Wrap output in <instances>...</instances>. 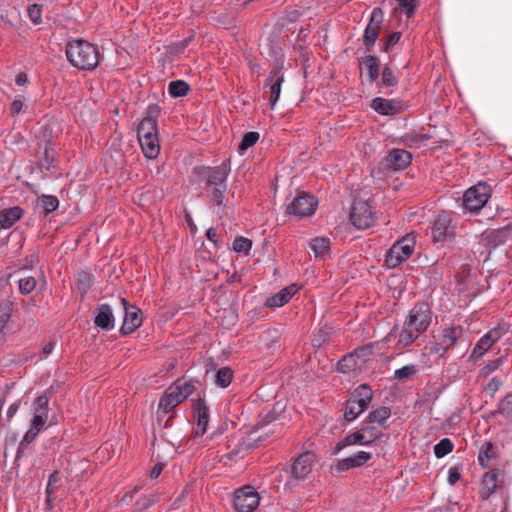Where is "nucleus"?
<instances>
[{"instance_id": "obj_1", "label": "nucleus", "mask_w": 512, "mask_h": 512, "mask_svg": "<svg viewBox=\"0 0 512 512\" xmlns=\"http://www.w3.org/2000/svg\"><path fill=\"white\" fill-rule=\"evenodd\" d=\"M194 173L210 189L209 198L217 206H225V192L230 167L225 162L216 167H195Z\"/></svg>"}, {"instance_id": "obj_2", "label": "nucleus", "mask_w": 512, "mask_h": 512, "mask_svg": "<svg viewBox=\"0 0 512 512\" xmlns=\"http://www.w3.org/2000/svg\"><path fill=\"white\" fill-rule=\"evenodd\" d=\"M66 57L69 63L80 70H94L100 60L98 47L86 40L74 39L66 45Z\"/></svg>"}, {"instance_id": "obj_3", "label": "nucleus", "mask_w": 512, "mask_h": 512, "mask_svg": "<svg viewBox=\"0 0 512 512\" xmlns=\"http://www.w3.org/2000/svg\"><path fill=\"white\" fill-rule=\"evenodd\" d=\"M194 385L190 382L177 379L163 393L159 400L158 409L169 413L194 392Z\"/></svg>"}, {"instance_id": "obj_4", "label": "nucleus", "mask_w": 512, "mask_h": 512, "mask_svg": "<svg viewBox=\"0 0 512 512\" xmlns=\"http://www.w3.org/2000/svg\"><path fill=\"white\" fill-rule=\"evenodd\" d=\"M372 345H364L344 355L337 363V370L341 373H357L367 368L368 362L372 359Z\"/></svg>"}, {"instance_id": "obj_5", "label": "nucleus", "mask_w": 512, "mask_h": 512, "mask_svg": "<svg viewBox=\"0 0 512 512\" xmlns=\"http://www.w3.org/2000/svg\"><path fill=\"white\" fill-rule=\"evenodd\" d=\"M416 236L413 233L404 235L396 241L385 255V263L389 268H396L409 259L414 253Z\"/></svg>"}, {"instance_id": "obj_6", "label": "nucleus", "mask_w": 512, "mask_h": 512, "mask_svg": "<svg viewBox=\"0 0 512 512\" xmlns=\"http://www.w3.org/2000/svg\"><path fill=\"white\" fill-rule=\"evenodd\" d=\"M456 234V224L453 222L452 213L441 211L433 220L431 235L434 243L445 245L451 242Z\"/></svg>"}, {"instance_id": "obj_7", "label": "nucleus", "mask_w": 512, "mask_h": 512, "mask_svg": "<svg viewBox=\"0 0 512 512\" xmlns=\"http://www.w3.org/2000/svg\"><path fill=\"white\" fill-rule=\"evenodd\" d=\"M492 195L491 187L484 182L468 188L462 199V205L466 212L478 213L488 202Z\"/></svg>"}, {"instance_id": "obj_8", "label": "nucleus", "mask_w": 512, "mask_h": 512, "mask_svg": "<svg viewBox=\"0 0 512 512\" xmlns=\"http://www.w3.org/2000/svg\"><path fill=\"white\" fill-rule=\"evenodd\" d=\"M316 462V456L312 452H304L300 454L292 464L291 477L285 486L290 489L296 486L297 482L304 481L311 473Z\"/></svg>"}, {"instance_id": "obj_9", "label": "nucleus", "mask_w": 512, "mask_h": 512, "mask_svg": "<svg viewBox=\"0 0 512 512\" xmlns=\"http://www.w3.org/2000/svg\"><path fill=\"white\" fill-rule=\"evenodd\" d=\"M408 327H412L419 334L428 329L431 323V311L426 302L417 303L409 312L405 320Z\"/></svg>"}, {"instance_id": "obj_10", "label": "nucleus", "mask_w": 512, "mask_h": 512, "mask_svg": "<svg viewBox=\"0 0 512 512\" xmlns=\"http://www.w3.org/2000/svg\"><path fill=\"white\" fill-rule=\"evenodd\" d=\"M350 220L357 229L369 228L374 222L370 204L364 200H355L352 204Z\"/></svg>"}, {"instance_id": "obj_11", "label": "nucleus", "mask_w": 512, "mask_h": 512, "mask_svg": "<svg viewBox=\"0 0 512 512\" xmlns=\"http://www.w3.org/2000/svg\"><path fill=\"white\" fill-rule=\"evenodd\" d=\"M260 503V496L251 486H244L235 492L234 506L238 512H253Z\"/></svg>"}, {"instance_id": "obj_12", "label": "nucleus", "mask_w": 512, "mask_h": 512, "mask_svg": "<svg viewBox=\"0 0 512 512\" xmlns=\"http://www.w3.org/2000/svg\"><path fill=\"white\" fill-rule=\"evenodd\" d=\"M316 207V199L312 195L302 193L295 197L287 206L286 213L302 218L314 214Z\"/></svg>"}, {"instance_id": "obj_13", "label": "nucleus", "mask_w": 512, "mask_h": 512, "mask_svg": "<svg viewBox=\"0 0 512 512\" xmlns=\"http://www.w3.org/2000/svg\"><path fill=\"white\" fill-rule=\"evenodd\" d=\"M120 303L124 310V320L120 332L122 335H128L141 326V311L136 306L130 304L125 298H120Z\"/></svg>"}, {"instance_id": "obj_14", "label": "nucleus", "mask_w": 512, "mask_h": 512, "mask_svg": "<svg viewBox=\"0 0 512 512\" xmlns=\"http://www.w3.org/2000/svg\"><path fill=\"white\" fill-rule=\"evenodd\" d=\"M462 334L463 328L460 325L444 328L439 341L432 348V351L441 356L444 355L449 349L456 345Z\"/></svg>"}, {"instance_id": "obj_15", "label": "nucleus", "mask_w": 512, "mask_h": 512, "mask_svg": "<svg viewBox=\"0 0 512 512\" xmlns=\"http://www.w3.org/2000/svg\"><path fill=\"white\" fill-rule=\"evenodd\" d=\"M382 20L383 13L381 8H374L363 35V44L367 51L372 49L376 40L378 39Z\"/></svg>"}, {"instance_id": "obj_16", "label": "nucleus", "mask_w": 512, "mask_h": 512, "mask_svg": "<svg viewBox=\"0 0 512 512\" xmlns=\"http://www.w3.org/2000/svg\"><path fill=\"white\" fill-rule=\"evenodd\" d=\"M283 81L284 76L281 74V69L279 67L272 69L265 80L264 86L269 88V104L272 109L280 97Z\"/></svg>"}, {"instance_id": "obj_17", "label": "nucleus", "mask_w": 512, "mask_h": 512, "mask_svg": "<svg viewBox=\"0 0 512 512\" xmlns=\"http://www.w3.org/2000/svg\"><path fill=\"white\" fill-rule=\"evenodd\" d=\"M412 160L410 152L404 149H392L385 157V166L393 171L405 169Z\"/></svg>"}, {"instance_id": "obj_18", "label": "nucleus", "mask_w": 512, "mask_h": 512, "mask_svg": "<svg viewBox=\"0 0 512 512\" xmlns=\"http://www.w3.org/2000/svg\"><path fill=\"white\" fill-rule=\"evenodd\" d=\"M49 415V399L46 395L38 396L33 403V417L31 423L35 427L44 428Z\"/></svg>"}, {"instance_id": "obj_19", "label": "nucleus", "mask_w": 512, "mask_h": 512, "mask_svg": "<svg viewBox=\"0 0 512 512\" xmlns=\"http://www.w3.org/2000/svg\"><path fill=\"white\" fill-rule=\"evenodd\" d=\"M371 458L372 454L370 452L359 451L354 455L339 460L335 468L338 472H344L352 468L364 466Z\"/></svg>"}, {"instance_id": "obj_20", "label": "nucleus", "mask_w": 512, "mask_h": 512, "mask_svg": "<svg viewBox=\"0 0 512 512\" xmlns=\"http://www.w3.org/2000/svg\"><path fill=\"white\" fill-rule=\"evenodd\" d=\"M94 324L106 331H110L115 326L113 310L109 304H101L97 307L94 317Z\"/></svg>"}, {"instance_id": "obj_21", "label": "nucleus", "mask_w": 512, "mask_h": 512, "mask_svg": "<svg viewBox=\"0 0 512 512\" xmlns=\"http://www.w3.org/2000/svg\"><path fill=\"white\" fill-rule=\"evenodd\" d=\"M502 474L500 469H491L487 471L481 481V493L483 498H489L498 487H500L502 481L500 475Z\"/></svg>"}, {"instance_id": "obj_22", "label": "nucleus", "mask_w": 512, "mask_h": 512, "mask_svg": "<svg viewBox=\"0 0 512 512\" xmlns=\"http://www.w3.org/2000/svg\"><path fill=\"white\" fill-rule=\"evenodd\" d=\"M296 292L297 288L295 285L287 286L275 295L268 297L265 301V306L270 308L282 307L290 301Z\"/></svg>"}, {"instance_id": "obj_23", "label": "nucleus", "mask_w": 512, "mask_h": 512, "mask_svg": "<svg viewBox=\"0 0 512 512\" xmlns=\"http://www.w3.org/2000/svg\"><path fill=\"white\" fill-rule=\"evenodd\" d=\"M24 214V211L19 206L9 207L0 211V232L11 228L17 221H19Z\"/></svg>"}, {"instance_id": "obj_24", "label": "nucleus", "mask_w": 512, "mask_h": 512, "mask_svg": "<svg viewBox=\"0 0 512 512\" xmlns=\"http://www.w3.org/2000/svg\"><path fill=\"white\" fill-rule=\"evenodd\" d=\"M196 412H197V426L194 430L195 436H203L207 430V426L209 423V408L206 405L205 401L201 398L197 400L196 403Z\"/></svg>"}, {"instance_id": "obj_25", "label": "nucleus", "mask_w": 512, "mask_h": 512, "mask_svg": "<svg viewBox=\"0 0 512 512\" xmlns=\"http://www.w3.org/2000/svg\"><path fill=\"white\" fill-rule=\"evenodd\" d=\"M390 416L391 410L389 407H380L368 414L365 423L375 425L378 430L382 431V429L386 427L387 420Z\"/></svg>"}, {"instance_id": "obj_26", "label": "nucleus", "mask_w": 512, "mask_h": 512, "mask_svg": "<svg viewBox=\"0 0 512 512\" xmlns=\"http://www.w3.org/2000/svg\"><path fill=\"white\" fill-rule=\"evenodd\" d=\"M420 334L412 327H408L407 323L404 322L403 328L398 335V340L394 345V349L398 352H402L406 347L410 346Z\"/></svg>"}, {"instance_id": "obj_27", "label": "nucleus", "mask_w": 512, "mask_h": 512, "mask_svg": "<svg viewBox=\"0 0 512 512\" xmlns=\"http://www.w3.org/2000/svg\"><path fill=\"white\" fill-rule=\"evenodd\" d=\"M372 397L373 392L371 388L366 384L359 385L352 394L353 400L362 412L368 408Z\"/></svg>"}, {"instance_id": "obj_28", "label": "nucleus", "mask_w": 512, "mask_h": 512, "mask_svg": "<svg viewBox=\"0 0 512 512\" xmlns=\"http://www.w3.org/2000/svg\"><path fill=\"white\" fill-rule=\"evenodd\" d=\"M357 432L358 435H360L361 445L363 446H369L383 436L382 431L378 430L375 425H370L365 422Z\"/></svg>"}, {"instance_id": "obj_29", "label": "nucleus", "mask_w": 512, "mask_h": 512, "mask_svg": "<svg viewBox=\"0 0 512 512\" xmlns=\"http://www.w3.org/2000/svg\"><path fill=\"white\" fill-rule=\"evenodd\" d=\"M138 141L141 139L152 138L158 136L157 122L153 117H145L138 126Z\"/></svg>"}, {"instance_id": "obj_30", "label": "nucleus", "mask_w": 512, "mask_h": 512, "mask_svg": "<svg viewBox=\"0 0 512 512\" xmlns=\"http://www.w3.org/2000/svg\"><path fill=\"white\" fill-rule=\"evenodd\" d=\"M508 332L506 324L501 323L490 329L481 338V344H484L490 349L498 340H500Z\"/></svg>"}, {"instance_id": "obj_31", "label": "nucleus", "mask_w": 512, "mask_h": 512, "mask_svg": "<svg viewBox=\"0 0 512 512\" xmlns=\"http://www.w3.org/2000/svg\"><path fill=\"white\" fill-rule=\"evenodd\" d=\"M360 68L365 71L368 80L372 83L375 82L379 77V65L378 59L375 56L367 55L360 62Z\"/></svg>"}, {"instance_id": "obj_32", "label": "nucleus", "mask_w": 512, "mask_h": 512, "mask_svg": "<svg viewBox=\"0 0 512 512\" xmlns=\"http://www.w3.org/2000/svg\"><path fill=\"white\" fill-rule=\"evenodd\" d=\"M330 245V240L324 237H316L310 242V248L314 252L315 257L320 259H326L330 254Z\"/></svg>"}, {"instance_id": "obj_33", "label": "nucleus", "mask_w": 512, "mask_h": 512, "mask_svg": "<svg viewBox=\"0 0 512 512\" xmlns=\"http://www.w3.org/2000/svg\"><path fill=\"white\" fill-rule=\"evenodd\" d=\"M142 152L148 159H155L160 152L158 136L139 140Z\"/></svg>"}, {"instance_id": "obj_34", "label": "nucleus", "mask_w": 512, "mask_h": 512, "mask_svg": "<svg viewBox=\"0 0 512 512\" xmlns=\"http://www.w3.org/2000/svg\"><path fill=\"white\" fill-rule=\"evenodd\" d=\"M372 108L381 115H394L398 112L396 103L380 97L373 100Z\"/></svg>"}, {"instance_id": "obj_35", "label": "nucleus", "mask_w": 512, "mask_h": 512, "mask_svg": "<svg viewBox=\"0 0 512 512\" xmlns=\"http://www.w3.org/2000/svg\"><path fill=\"white\" fill-rule=\"evenodd\" d=\"M37 205L42 209L44 215H47L58 208L59 200L53 195H42L37 199Z\"/></svg>"}, {"instance_id": "obj_36", "label": "nucleus", "mask_w": 512, "mask_h": 512, "mask_svg": "<svg viewBox=\"0 0 512 512\" xmlns=\"http://www.w3.org/2000/svg\"><path fill=\"white\" fill-rule=\"evenodd\" d=\"M431 138L428 134L406 133L402 136L403 143L409 148H419L424 142Z\"/></svg>"}, {"instance_id": "obj_37", "label": "nucleus", "mask_w": 512, "mask_h": 512, "mask_svg": "<svg viewBox=\"0 0 512 512\" xmlns=\"http://www.w3.org/2000/svg\"><path fill=\"white\" fill-rule=\"evenodd\" d=\"M495 457L493 444L490 441H485L482 444L481 450L478 455V462L483 467L486 468L490 460Z\"/></svg>"}, {"instance_id": "obj_38", "label": "nucleus", "mask_w": 512, "mask_h": 512, "mask_svg": "<svg viewBox=\"0 0 512 512\" xmlns=\"http://www.w3.org/2000/svg\"><path fill=\"white\" fill-rule=\"evenodd\" d=\"M189 91V85L183 80L171 81L168 85V93L175 98L186 96Z\"/></svg>"}, {"instance_id": "obj_39", "label": "nucleus", "mask_w": 512, "mask_h": 512, "mask_svg": "<svg viewBox=\"0 0 512 512\" xmlns=\"http://www.w3.org/2000/svg\"><path fill=\"white\" fill-rule=\"evenodd\" d=\"M233 378V371L229 367L220 368L215 374V384L221 388L230 385Z\"/></svg>"}, {"instance_id": "obj_40", "label": "nucleus", "mask_w": 512, "mask_h": 512, "mask_svg": "<svg viewBox=\"0 0 512 512\" xmlns=\"http://www.w3.org/2000/svg\"><path fill=\"white\" fill-rule=\"evenodd\" d=\"M259 137L258 132L251 131L245 133L238 147L239 153L243 154L247 149L253 147L258 142Z\"/></svg>"}, {"instance_id": "obj_41", "label": "nucleus", "mask_w": 512, "mask_h": 512, "mask_svg": "<svg viewBox=\"0 0 512 512\" xmlns=\"http://www.w3.org/2000/svg\"><path fill=\"white\" fill-rule=\"evenodd\" d=\"M360 435L355 431L353 433L347 434L342 440H340L335 446V453L340 452L343 448L352 446V445H361Z\"/></svg>"}, {"instance_id": "obj_42", "label": "nucleus", "mask_w": 512, "mask_h": 512, "mask_svg": "<svg viewBox=\"0 0 512 512\" xmlns=\"http://www.w3.org/2000/svg\"><path fill=\"white\" fill-rule=\"evenodd\" d=\"M398 76L393 72L391 68L385 66L382 70L380 84L384 87L391 88L395 87L398 83Z\"/></svg>"}, {"instance_id": "obj_43", "label": "nucleus", "mask_w": 512, "mask_h": 512, "mask_svg": "<svg viewBox=\"0 0 512 512\" xmlns=\"http://www.w3.org/2000/svg\"><path fill=\"white\" fill-rule=\"evenodd\" d=\"M18 284L20 293L27 295L30 294L36 288L37 281L35 277L25 275L19 279Z\"/></svg>"}, {"instance_id": "obj_44", "label": "nucleus", "mask_w": 512, "mask_h": 512, "mask_svg": "<svg viewBox=\"0 0 512 512\" xmlns=\"http://www.w3.org/2000/svg\"><path fill=\"white\" fill-rule=\"evenodd\" d=\"M361 413V409H359L353 398L348 399L344 411L345 420L348 422L354 421Z\"/></svg>"}, {"instance_id": "obj_45", "label": "nucleus", "mask_w": 512, "mask_h": 512, "mask_svg": "<svg viewBox=\"0 0 512 512\" xmlns=\"http://www.w3.org/2000/svg\"><path fill=\"white\" fill-rule=\"evenodd\" d=\"M417 372L416 365L408 364L394 371V378L399 381H405L415 375Z\"/></svg>"}, {"instance_id": "obj_46", "label": "nucleus", "mask_w": 512, "mask_h": 512, "mask_svg": "<svg viewBox=\"0 0 512 512\" xmlns=\"http://www.w3.org/2000/svg\"><path fill=\"white\" fill-rule=\"evenodd\" d=\"M453 450V444L450 439L444 438L440 440L439 443H437L434 446V454L437 458H442L452 452Z\"/></svg>"}, {"instance_id": "obj_47", "label": "nucleus", "mask_w": 512, "mask_h": 512, "mask_svg": "<svg viewBox=\"0 0 512 512\" xmlns=\"http://www.w3.org/2000/svg\"><path fill=\"white\" fill-rule=\"evenodd\" d=\"M43 7L39 4H32L27 8L28 17L34 25L42 23Z\"/></svg>"}, {"instance_id": "obj_48", "label": "nucleus", "mask_w": 512, "mask_h": 512, "mask_svg": "<svg viewBox=\"0 0 512 512\" xmlns=\"http://www.w3.org/2000/svg\"><path fill=\"white\" fill-rule=\"evenodd\" d=\"M252 248V241L245 237H237L233 241V249L238 253L248 254Z\"/></svg>"}, {"instance_id": "obj_49", "label": "nucleus", "mask_w": 512, "mask_h": 512, "mask_svg": "<svg viewBox=\"0 0 512 512\" xmlns=\"http://www.w3.org/2000/svg\"><path fill=\"white\" fill-rule=\"evenodd\" d=\"M333 333V328L328 326V325H325L323 327H321L318 332L314 335L313 337V344L316 346H321L322 343H324L326 340H328V338L330 337V335Z\"/></svg>"}, {"instance_id": "obj_50", "label": "nucleus", "mask_w": 512, "mask_h": 512, "mask_svg": "<svg viewBox=\"0 0 512 512\" xmlns=\"http://www.w3.org/2000/svg\"><path fill=\"white\" fill-rule=\"evenodd\" d=\"M501 363H502V358H498V359H495V360L489 362L488 364H486L484 367H482L479 370L478 377L483 378V379L487 378L490 374H492L493 372H495L496 370L499 369Z\"/></svg>"}, {"instance_id": "obj_51", "label": "nucleus", "mask_w": 512, "mask_h": 512, "mask_svg": "<svg viewBox=\"0 0 512 512\" xmlns=\"http://www.w3.org/2000/svg\"><path fill=\"white\" fill-rule=\"evenodd\" d=\"M418 0H397V3L401 9H403L405 15L410 18L415 13Z\"/></svg>"}, {"instance_id": "obj_52", "label": "nucleus", "mask_w": 512, "mask_h": 512, "mask_svg": "<svg viewBox=\"0 0 512 512\" xmlns=\"http://www.w3.org/2000/svg\"><path fill=\"white\" fill-rule=\"evenodd\" d=\"M236 440V438H233L231 440L228 441V447L230 448L233 444V448L231 449V451L227 452L226 454L222 455V459L226 458L227 461H233L235 460L239 455L240 453L242 452V447L241 445H239V443H234Z\"/></svg>"}, {"instance_id": "obj_53", "label": "nucleus", "mask_w": 512, "mask_h": 512, "mask_svg": "<svg viewBox=\"0 0 512 512\" xmlns=\"http://www.w3.org/2000/svg\"><path fill=\"white\" fill-rule=\"evenodd\" d=\"M502 385V380L498 377H493L484 387L483 390L493 397Z\"/></svg>"}, {"instance_id": "obj_54", "label": "nucleus", "mask_w": 512, "mask_h": 512, "mask_svg": "<svg viewBox=\"0 0 512 512\" xmlns=\"http://www.w3.org/2000/svg\"><path fill=\"white\" fill-rule=\"evenodd\" d=\"M42 429L43 428H41V427H35V425L31 423L30 428L23 436V439H22L20 445L22 446L24 444H29V443L33 442Z\"/></svg>"}, {"instance_id": "obj_55", "label": "nucleus", "mask_w": 512, "mask_h": 512, "mask_svg": "<svg viewBox=\"0 0 512 512\" xmlns=\"http://www.w3.org/2000/svg\"><path fill=\"white\" fill-rule=\"evenodd\" d=\"M155 501L156 498L154 495H143L137 500L136 505L137 508L142 511L152 506Z\"/></svg>"}, {"instance_id": "obj_56", "label": "nucleus", "mask_w": 512, "mask_h": 512, "mask_svg": "<svg viewBox=\"0 0 512 512\" xmlns=\"http://www.w3.org/2000/svg\"><path fill=\"white\" fill-rule=\"evenodd\" d=\"M461 477L460 469L458 467H450L448 470L447 481L450 485H455Z\"/></svg>"}, {"instance_id": "obj_57", "label": "nucleus", "mask_w": 512, "mask_h": 512, "mask_svg": "<svg viewBox=\"0 0 512 512\" xmlns=\"http://www.w3.org/2000/svg\"><path fill=\"white\" fill-rule=\"evenodd\" d=\"M500 411L507 415L512 414V394L507 395L500 403Z\"/></svg>"}, {"instance_id": "obj_58", "label": "nucleus", "mask_w": 512, "mask_h": 512, "mask_svg": "<svg viewBox=\"0 0 512 512\" xmlns=\"http://www.w3.org/2000/svg\"><path fill=\"white\" fill-rule=\"evenodd\" d=\"M488 350H489L488 347H486L484 344H481V340L479 339L477 341V343L475 344L470 357L471 358H479L482 355H484V353H486Z\"/></svg>"}, {"instance_id": "obj_59", "label": "nucleus", "mask_w": 512, "mask_h": 512, "mask_svg": "<svg viewBox=\"0 0 512 512\" xmlns=\"http://www.w3.org/2000/svg\"><path fill=\"white\" fill-rule=\"evenodd\" d=\"M20 405V400H16L12 404H10L6 412L7 421H10L14 417V415L18 412Z\"/></svg>"}, {"instance_id": "obj_60", "label": "nucleus", "mask_w": 512, "mask_h": 512, "mask_svg": "<svg viewBox=\"0 0 512 512\" xmlns=\"http://www.w3.org/2000/svg\"><path fill=\"white\" fill-rule=\"evenodd\" d=\"M24 107V102L20 98H16L11 103V113L17 115L23 111Z\"/></svg>"}, {"instance_id": "obj_61", "label": "nucleus", "mask_w": 512, "mask_h": 512, "mask_svg": "<svg viewBox=\"0 0 512 512\" xmlns=\"http://www.w3.org/2000/svg\"><path fill=\"white\" fill-rule=\"evenodd\" d=\"M10 319V312L8 309H0V332L3 331L6 324Z\"/></svg>"}, {"instance_id": "obj_62", "label": "nucleus", "mask_w": 512, "mask_h": 512, "mask_svg": "<svg viewBox=\"0 0 512 512\" xmlns=\"http://www.w3.org/2000/svg\"><path fill=\"white\" fill-rule=\"evenodd\" d=\"M400 38H401V33L400 32L392 33L388 37V39H387L385 50H388L389 47L394 46L395 44H397L399 42Z\"/></svg>"}, {"instance_id": "obj_63", "label": "nucleus", "mask_w": 512, "mask_h": 512, "mask_svg": "<svg viewBox=\"0 0 512 512\" xmlns=\"http://www.w3.org/2000/svg\"><path fill=\"white\" fill-rule=\"evenodd\" d=\"M56 346V341L54 339L48 341L42 346V353L45 357H47L53 351Z\"/></svg>"}, {"instance_id": "obj_64", "label": "nucleus", "mask_w": 512, "mask_h": 512, "mask_svg": "<svg viewBox=\"0 0 512 512\" xmlns=\"http://www.w3.org/2000/svg\"><path fill=\"white\" fill-rule=\"evenodd\" d=\"M206 237L209 241L213 242L214 244H217L219 236L215 228L210 227L206 231Z\"/></svg>"}]
</instances>
